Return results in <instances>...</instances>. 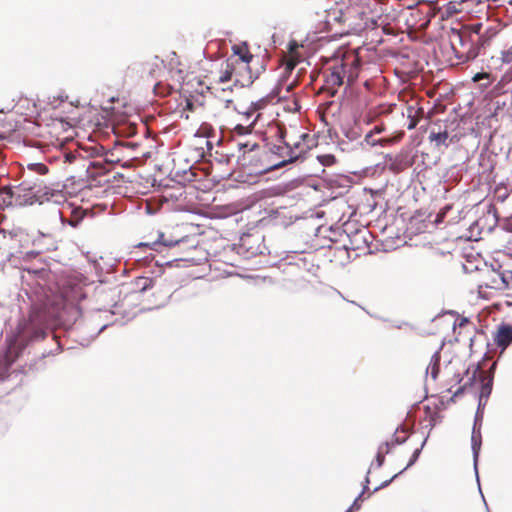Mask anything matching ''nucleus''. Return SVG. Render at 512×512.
<instances>
[{"instance_id":"1","label":"nucleus","mask_w":512,"mask_h":512,"mask_svg":"<svg viewBox=\"0 0 512 512\" xmlns=\"http://www.w3.org/2000/svg\"><path fill=\"white\" fill-rule=\"evenodd\" d=\"M361 60L355 49L340 47L329 60L325 82L328 89L336 90L344 85H352L359 76Z\"/></svg>"},{"instance_id":"2","label":"nucleus","mask_w":512,"mask_h":512,"mask_svg":"<svg viewBox=\"0 0 512 512\" xmlns=\"http://www.w3.org/2000/svg\"><path fill=\"white\" fill-rule=\"evenodd\" d=\"M363 8L358 0H350L346 6H335L327 11L325 23L330 30L340 34H356L368 29Z\"/></svg>"},{"instance_id":"3","label":"nucleus","mask_w":512,"mask_h":512,"mask_svg":"<svg viewBox=\"0 0 512 512\" xmlns=\"http://www.w3.org/2000/svg\"><path fill=\"white\" fill-rule=\"evenodd\" d=\"M50 321V314L42 304H34L28 316L18 322L15 338L20 345H27L31 341L42 340L46 337V330Z\"/></svg>"},{"instance_id":"4","label":"nucleus","mask_w":512,"mask_h":512,"mask_svg":"<svg viewBox=\"0 0 512 512\" xmlns=\"http://www.w3.org/2000/svg\"><path fill=\"white\" fill-rule=\"evenodd\" d=\"M153 248L159 250L158 246L168 247L171 251V256L175 261H190L197 260L195 252L198 249V239L195 236H185L181 239H166L163 233L159 234L158 240L154 242Z\"/></svg>"},{"instance_id":"5","label":"nucleus","mask_w":512,"mask_h":512,"mask_svg":"<svg viewBox=\"0 0 512 512\" xmlns=\"http://www.w3.org/2000/svg\"><path fill=\"white\" fill-rule=\"evenodd\" d=\"M508 268L503 269L502 266L499 269L487 271L481 283L478 285L479 294L484 297H490L493 292L504 291L506 289H512L510 285V278L508 277Z\"/></svg>"},{"instance_id":"6","label":"nucleus","mask_w":512,"mask_h":512,"mask_svg":"<svg viewBox=\"0 0 512 512\" xmlns=\"http://www.w3.org/2000/svg\"><path fill=\"white\" fill-rule=\"evenodd\" d=\"M41 189L36 185L30 186L25 182L12 187H4L3 193L9 194V203H15V206L33 205L43 203V197L47 193L40 195Z\"/></svg>"},{"instance_id":"7","label":"nucleus","mask_w":512,"mask_h":512,"mask_svg":"<svg viewBox=\"0 0 512 512\" xmlns=\"http://www.w3.org/2000/svg\"><path fill=\"white\" fill-rule=\"evenodd\" d=\"M228 60L234 74L235 86H250L264 71V66L260 64L236 62L234 58H228Z\"/></svg>"},{"instance_id":"8","label":"nucleus","mask_w":512,"mask_h":512,"mask_svg":"<svg viewBox=\"0 0 512 512\" xmlns=\"http://www.w3.org/2000/svg\"><path fill=\"white\" fill-rule=\"evenodd\" d=\"M233 86H235L234 74L229 60L227 59L222 63L219 71L213 75L208 89L216 98H221V94H224L225 92L233 94Z\"/></svg>"},{"instance_id":"9","label":"nucleus","mask_w":512,"mask_h":512,"mask_svg":"<svg viewBox=\"0 0 512 512\" xmlns=\"http://www.w3.org/2000/svg\"><path fill=\"white\" fill-rule=\"evenodd\" d=\"M360 6L363 8L364 19L367 22L368 29H374L385 23L382 20L386 5L379 0H358Z\"/></svg>"},{"instance_id":"10","label":"nucleus","mask_w":512,"mask_h":512,"mask_svg":"<svg viewBox=\"0 0 512 512\" xmlns=\"http://www.w3.org/2000/svg\"><path fill=\"white\" fill-rule=\"evenodd\" d=\"M434 16L431 5H426V10L420 8L410 12L409 17L406 18V26L411 30H425Z\"/></svg>"},{"instance_id":"11","label":"nucleus","mask_w":512,"mask_h":512,"mask_svg":"<svg viewBox=\"0 0 512 512\" xmlns=\"http://www.w3.org/2000/svg\"><path fill=\"white\" fill-rule=\"evenodd\" d=\"M239 149L243 151L241 160L243 165H251L255 168L259 169V171H265L266 168L258 165L259 162V151L261 149L260 145L257 142H251L250 140L246 142L238 143Z\"/></svg>"},{"instance_id":"12","label":"nucleus","mask_w":512,"mask_h":512,"mask_svg":"<svg viewBox=\"0 0 512 512\" xmlns=\"http://www.w3.org/2000/svg\"><path fill=\"white\" fill-rule=\"evenodd\" d=\"M231 50L232 55L229 58H234L236 62L259 64L258 57L251 53L247 42H240L238 44H234Z\"/></svg>"},{"instance_id":"13","label":"nucleus","mask_w":512,"mask_h":512,"mask_svg":"<svg viewBox=\"0 0 512 512\" xmlns=\"http://www.w3.org/2000/svg\"><path fill=\"white\" fill-rule=\"evenodd\" d=\"M494 344L503 352L512 343V326L501 324L493 333Z\"/></svg>"},{"instance_id":"14","label":"nucleus","mask_w":512,"mask_h":512,"mask_svg":"<svg viewBox=\"0 0 512 512\" xmlns=\"http://www.w3.org/2000/svg\"><path fill=\"white\" fill-rule=\"evenodd\" d=\"M259 116H260V114H257L253 120H250V118L245 117L244 123H238V124L234 125V127L232 128L233 133L235 135L250 134L252 129L254 128Z\"/></svg>"},{"instance_id":"15","label":"nucleus","mask_w":512,"mask_h":512,"mask_svg":"<svg viewBox=\"0 0 512 512\" xmlns=\"http://www.w3.org/2000/svg\"><path fill=\"white\" fill-rule=\"evenodd\" d=\"M119 162V159H115L113 157V153L111 154V157L105 158L103 161H93L91 163V167L95 170H97L96 174H104L108 171H110L113 164Z\"/></svg>"},{"instance_id":"16","label":"nucleus","mask_w":512,"mask_h":512,"mask_svg":"<svg viewBox=\"0 0 512 512\" xmlns=\"http://www.w3.org/2000/svg\"><path fill=\"white\" fill-rule=\"evenodd\" d=\"M285 148L288 150V158L289 160L297 159L301 154L305 152V148L303 147V144L298 140L294 142H289L284 140Z\"/></svg>"},{"instance_id":"17","label":"nucleus","mask_w":512,"mask_h":512,"mask_svg":"<svg viewBox=\"0 0 512 512\" xmlns=\"http://www.w3.org/2000/svg\"><path fill=\"white\" fill-rule=\"evenodd\" d=\"M169 64L171 70L175 71L178 74L179 80H184L186 76L189 74V66L181 63L178 57L171 58Z\"/></svg>"},{"instance_id":"18","label":"nucleus","mask_w":512,"mask_h":512,"mask_svg":"<svg viewBox=\"0 0 512 512\" xmlns=\"http://www.w3.org/2000/svg\"><path fill=\"white\" fill-rule=\"evenodd\" d=\"M473 324L466 318H462L459 320L457 324L454 325V332L457 333L456 335V341H460V336L462 333V330H464L465 333L470 334L473 330Z\"/></svg>"},{"instance_id":"19","label":"nucleus","mask_w":512,"mask_h":512,"mask_svg":"<svg viewBox=\"0 0 512 512\" xmlns=\"http://www.w3.org/2000/svg\"><path fill=\"white\" fill-rule=\"evenodd\" d=\"M267 103H268V100L265 99V98H262V99H260V100H258L256 102H253L251 104V106L249 107V109L245 113H243L242 115L244 117L251 118L257 111H259V110L263 109L264 107H266Z\"/></svg>"},{"instance_id":"20","label":"nucleus","mask_w":512,"mask_h":512,"mask_svg":"<svg viewBox=\"0 0 512 512\" xmlns=\"http://www.w3.org/2000/svg\"><path fill=\"white\" fill-rule=\"evenodd\" d=\"M449 137V134L447 131L438 132V133H430L429 139L431 142H435L437 146H445L447 147L449 144L447 143V139Z\"/></svg>"},{"instance_id":"21","label":"nucleus","mask_w":512,"mask_h":512,"mask_svg":"<svg viewBox=\"0 0 512 512\" xmlns=\"http://www.w3.org/2000/svg\"><path fill=\"white\" fill-rule=\"evenodd\" d=\"M136 285L140 291H146L148 289L155 288L156 282L153 279L148 278V277H139L136 280Z\"/></svg>"},{"instance_id":"22","label":"nucleus","mask_w":512,"mask_h":512,"mask_svg":"<svg viewBox=\"0 0 512 512\" xmlns=\"http://www.w3.org/2000/svg\"><path fill=\"white\" fill-rule=\"evenodd\" d=\"M476 372H479L481 381L483 382V384H482V391H481L482 395L483 394H490L491 389H492V379L488 378L485 375V372L482 371V370H479L478 368L476 369Z\"/></svg>"},{"instance_id":"23","label":"nucleus","mask_w":512,"mask_h":512,"mask_svg":"<svg viewBox=\"0 0 512 512\" xmlns=\"http://www.w3.org/2000/svg\"><path fill=\"white\" fill-rule=\"evenodd\" d=\"M480 445H481L480 435L476 436L475 432H473V434H472V448H473V452H474V456L475 457L478 456Z\"/></svg>"},{"instance_id":"24","label":"nucleus","mask_w":512,"mask_h":512,"mask_svg":"<svg viewBox=\"0 0 512 512\" xmlns=\"http://www.w3.org/2000/svg\"><path fill=\"white\" fill-rule=\"evenodd\" d=\"M220 101L224 102V105L226 108H230L233 106V98L232 94H229V92H225L224 94H221V98H218Z\"/></svg>"},{"instance_id":"25","label":"nucleus","mask_w":512,"mask_h":512,"mask_svg":"<svg viewBox=\"0 0 512 512\" xmlns=\"http://www.w3.org/2000/svg\"><path fill=\"white\" fill-rule=\"evenodd\" d=\"M82 216H81V212L79 211H73V214H72V217L71 219L69 220V224L73 227H76L80 220H81Z\"/></svg>"},{"instance_id":"26","label":"nucleus","mask_w":512,"mask_h":512,"mask_svg":"<svg viewBox=\"0 0 512 512\" xmlns=\"http://www.w3.org/2000/svg\"><path fill=\"white\" fill-rule=\"evenodd\" d=\"M502 61L504 63H512V46L507 49L506 51H503L502 52V57H501Z\"/></svg>"},{"instance_id":"27","label":"nucleus","mask_w":512,"mask_h":512,"mask_svg":"<svg viewBox=\"0 0 512 512\" xmlns=\"http://www.w3.org/2000/svg\"><path fill=\"white\" fill-rule=\"evenodd\" d=\"M319 160L324 165H331L335 162V157L333 155H323L319 157Z\"/></svg>"},{"instance_id":"28","label":"nucleus","mask_w":512,"mask_h":512,"mask_svg":"<svg viewBox=\"0 0 512 512\" xmlns=\"http://www.w3.org/2000/svg\"><path fill=\"white\" fill-rule=\"evenodd\" d=\"M9 194H4L3 193V188L0 190V197L2 199V203L3 205L5 206H15V203H9Z\"/></svg>"},{"instance_id":"29","label":"nucleus","mask_w":512,"mask_h":512,"mask_svg":"<svg viewBox=\"0 0 512 512\" xmlns=\"http://www.w3.org/2000/svg\"><path fill=\"white\" fill-rule=\"evenodd\" d=\"M420 452H421V448H417L413 454H412V457L409 461V463L407 464L406 468L410 467L411 465H413L416 460L418 459L419 455H420Z\"/></svg>"},{"instance_id":"30","label":"nucleus","mask_w":512,"mask_h":512,"mask_svg":"<svg viewBox=\"0 0 512 512\" xmlns=\"http://www.w3.org/2000/svg\"><path fill=\"white\" fill-rule=\"evenodd\" d=\"M36 170H37V172L39 174L44 175V174H46L48 172V167L46 165H44V164H37V169Z\"/></svg>"},{"instance_id":"31","label":"nucleus","mask_w":512,"mask_h":512,"mask_svg":"<svg viewBox=\"0 0 512 512\" xmlns=\"http://www.w3.org/2000/svg\"><path fill=\"white\" fill-rule=\"evenodd\" d=\"M359 509H360V505L358 504V499H356L346 512H353V511L359 510Z\"/></svg>"},{"instance_id":"32","label":"nucleus","mask_w":512,"mask_h":512,"mask_svg":"<svg viewBox=\"0 0 512 512\" xmlns=\"http://www.w3.org/2000/svg\"><path fill=\"white\" fill-rule=\"evenodd\" d=\"M290 110H292V111H299L300 110V105H299L297 100H293V107H290Z\"/></svg>"},{"instance_id":"33","label":"nucleus","mask_w":512,"mask_h":512,"mask_svg":"<svg viewBox=\"0 0 512 512\" xmlns=\"http://www.w3.org/2000/svg\"><path fill=\"white\" fill-rule=\"evenodd\" d=\"M416 125H417V121L411 120L410 124L408 125V129H413L416 127Z\"/></svg>"},{"instance_id":"34","label":"nucleus","mask_w":512,"mask_h":512,"mask_svg":"<svg viewBox=\"0 0 512 512\" xmlns=\"http://www.w3.org/2000/svg\"><path fill=\"white\" fill-rule=\"evenodd\" d=\"M436 416H437V414L435 413V414L433 415V417H431V419H430V426H431V427H434V426H435V419H434V417H436Z\"/></svg>"},{"instance_id":"35","label":"nucleus","mask_w":512,"mask_h":512,"mask_svg":"<svg viewBox=\"0 0 512 512\" xmlns=\"http://www.w3.org/2000/svg\"><path fill=\"white\" fill-rule=\"evenodd\" d=\"M299 138H300L301 140L305 141L307 138H309V135H308V134H306V133H303V134H301V135L299 136Z\"/></svg>"},{"instance_id":"36","label":"nucleus","mask_w":512,"mask_h":512,"mask_svg":"<svg viewBox=\"0 0 512 512\" xmlns=\"http://www.w3.org/2000/svg\"><path fill=\"white\" fill-rule=\"evenodd\" d=\"M484 76H487L486 74H477L475 77H474V80L475 81H478L479 79H481L482 77Z\"/></svg>"},{"instance_id":"37","label":"nucleus","mask_w":512,"mask_h":512,"mask_svg":"<svg viewBox=\"0 0 512 512\" xmlns=\"http://www.w3.org/2000/svg\"><path fill=\"white\" fill-rule=\"evenodd\" d=\"M66 158H67V160H69L71 162L72 159L74 158V156L73 155H67Z\"/></svg>"},{"instance_id":"38","label":"nucleus","mask_w":512,"mask_h":512,"mask_svg":"<svg viewBox=\"0 0 512 512\" xmlns=\"http://www.w3.org/2000/svg\"><path fill=\"white\" fill-rule=\"evenodd\" d=\"M139 246H150L149 243H141Z\"/></svg>"},{"instance_id":"39","label":"nucleus","mask_w":512,"mask_h":512,"mask_svg":"<svg viewBox=\"0 0 512 512\" xmlns=\"http://www.w3.org/2000/svg\"><path fill=\"white\" fill-rule=\"evenodd\" d=\"M378 460L380 461V463L382 462L383 460V457H381L380 455H378Z\"/></svg>"},{"instance_id":"40","label":"nucleus","mask_w":512,"mask_h":512,"mask_svg":"<svg viewBox=\"0 0 512 512\" xmlns=\"http://www.w3.org/2000/svg\"><path fill=\"white\" fill-rule=\"evenodd\" d=\"M370 137H371V135H370V134H368V135L366 136V140H367V141H369V138H370Z\"/></svg>"},{"instance_id":"41","label":"nucleus","mask_w":512,"mask_h":512,"mask_svg":"<svg viewBox=\"0 0 512 512\" xmlns=\"http://www.w3.org/2000/svg\"><path fill=\"white\" fill-rule=\"evenodd\" d=\"M290 88H291V85H289V86L287 87V92H289V91H290Z\"/></svg>"},{"instance_id":"42","label":"nucleus","mask_w":512,"mask_h":512,"mask_svg":"<svg viewBox=\"0 0 512 512\" xmlns=\"http://www.w3.org/2000/svg\"><path fill=\"white\" fill-rule=\"evenodd\" d=\"M509 3L512 5V0H510V2H509Z\"/></svg>"}]
</instances>
